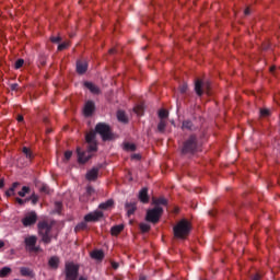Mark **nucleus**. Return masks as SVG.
<instances>
[{"label": "nucleus", "instance_id": "423d86ee", "mask_svg": "<svg viewBox=\"0 0 280 280\" xmlns=\"http://www.w3.org/2000/svg\"><path fill=\"white\" fill-rule=\"evenodd\" d=\"M161 215H163V208L155 207L147 211L145 220L147 222H152V224H156V222L161 220Z\"/></svg>", "mask_w": 280, "mask_h": 280}, {"label": "nucleus", "instance_id": "37998d69", "mask_svg": "<svg viewBox=\"0 0 280 280\" xmlns=\"http://www.w3.org/2000/svg\"><path fill=\"white\" fill-rule=\"evenodd\" d=\"M187 89H188L187 84H183V85L179 86V92L180 93H187Z\"/></svg>", "mask_w": 280, "mask_h": 280}, {"label": "nucleus", "instance_id": "3c124183", "mask_svg": "<svg viewBox=\"0 0 280 280\" xmlns=\"http://www.w3.org/2000/svg\"><path fill=\"white\" fill-rule=\"evenodd\" d=\"M131 159H137V160L139 161V159H141V155H139V154H133V155L131 156Z\"/></svg>", "mask_w": 280, "mask_h": 280}, {"label": "nucleus", "instance_id": "e433bc0d", "mask_svg": "<svg viewBox=\"0 0 280 280\" xmlns=\"http://www.w3.org/2000/svg\"><path fill=\"white\" fill-rule=\"evenodd\" d=\"M153 202L155 205H164V206H166L167 205V199L161 197V198H158V199H153Z\"/></svg>", "mask_w": 280, "mask_h": 280}, {"label": "nucleus", "instance_id": "5701e85b", "mask_svg": "<svg viewBox=\"0 0 280 280\" xmlns=\"http://www.w3.org/2000/svg\"><path fill=\"white\" fill-rule=\"evenodd\" d=\"M121 231H124V224L114 225V226L110 229V233H112V235H114L115 237H117V235H119V233H121Z\"/></svg>", "mask_w": 280, "mask_h": 280}, {"label": "nucleus", "instance_id": "f03ea898", "mask_svg": "<svg viewBox=\"0 0 280 280\" xmlns=\"http://www.w3.org/2000/svg\"><path fill=\"white\" fill-rule=\"evenodd\" d=\"M191 233V222L187 219H182L173 228V234L176 240H187Z\"/></svg>", "mask_w": 280, "mask_h": 280}, {"label": "nucleus", "instance_id": "2f4dec72", "mask_svg": "<svg viewBox=\"0 0 280 280\" xmlns=\"http://www.w3.org/2000/svg\"><path fill=\"white\" fill-rule=\"evenodd\" d=\"M20 272H21L22 277H30V275H32V271L27 267H22L20 269Z\"/></svg>", "mask_w": 280, "mask_h": 280}, {"label": "nucleus", "instance_id": "a878e982", "mask_svg": "<svg viewBox=\"0 0 280 280\" xmlns=\"http://www.w3.org/2000/svg\"><path fill=\"white\" fill-rule=\"evenodd\" d=\"M165 128H167V120H160V122L158 124V130L163 133L165 132Z\"/></svg>", "mask_w": 280, "mask_h": 280}, {"label": "nucleus", "instance_id": "9b49d317", "mask_svg": "<svg viewBox=\"0 0 280 280\" xmlns=\"http://www.w3.org/2000/svg\"><path fill=\"white\" fill-rule=\"evenodd\" d=\"M25 246L28 253L36 250V236H28L25 238Z\"/></svg>", "mask_w": 280, "mask_h": 280}, {"label": "nucleus", "instance_id": "603ef678", "mask_svg": "<svg viewBox=\"0 0 280 280\" xmlns=\"http://www.w3.org/2000/svg\"><path fill=\"white\" fill-rule=\"evenodd\" d=\"M80 229H84V223L77 225V230L80 231Z\"/></svg>", "mask_w": 280, "mask_h": 280}, {"label": "nucleus", "instance_id": "58836bf2", "mask_svg": "<svg viewBox=\"0 0 280 280\" xmlns=\"http://www.w3.org/2000/svg\"><path fill=\"white\" fill-rule=\"evenodd\" d=\"M23 65H25V61L23 59H18L15 61L14 67H15V69H21V67H23Z\"/></svg>", "mask_w": 280, "mask_h": 280}, {"label": "nucleus", "instance_id": "7ed1b4c3", "mask_svg": "<svg viewBox=\"0 0 280 280\" xmlns=\"http://www.w3.org/2000/svg\"><path fill=\"white\" fill-rule=\"evenodd\" d=\"M95 132L102 137L103 141H112V139H114L110 126L107 124L98 122L95 126Z\"/></svg>", "mask_w": 280, "mask_h": 280}, {"label": "nucleus", "instance_id": "b1692460", "mask_svg": "<svg viewBox=\"0 0 280 280\" xmlns=\"http://www.w3.org/2000/svg\"><path fill=\"white\" fill-rule=\"evenodd\" d=\"M117 119L118 121H122V124H128V117L126 116V112L124 110L117 112Z\"/></svg>", "mask_w": 280, "mask_h": 280}, {"label": "nucleus", "instance_id": "0eeeda50", "mask_svg": "<svg viewBox=\"0 0 280 280\" xmlns=\"http://www.w3.org/2000/svg\"><path fill=\"white\" fill-rule=\"evenodd\" d=\"M209 89H211V83H209V82H202V80H200V79H198L195 82V93H197V95L199 97H201V95H203V93L209 94Z\"/></svg>", "mask_w": 280, "mask_h": 280}, {"label": "nucleus", "instance_id": "473e14b6", "mask_svg": "<svg viewBox=\"0 0 280 280\" xmlns=\"http://www.w3.org/2000/svg\"><path fill=\"white\" fill-rule=\"evenodd\" d=\"M88 152L91 154V152H97V142H91L89 143Z\"/></svg>", "mask_w": 280, "mask_h": 280}, {"label": "nucleus", "instance_id": "a211bd4d", "mask_svg": "<svg viewBox=\"0 0 280 280\" xmlns=\"http://www.w3.org/2000/svg\"><path fill=\"white\" fill-rule=\"evenodd\" d=\"M125 207H126L127 215L129 218L130 215H135V211H137V202H127Z\"/></svg>", "mask_w": 280, "mask_h": 280}, {"label": "nucleus", "instance_id": "de8ad7c7", "mask_svg": "<svg viewBox=\"0 0 280 280\" xmlns=\"http://www.w3.org/2000/svg\"><path fill=\"white\" fill-rule=\"evenodd\" d=\"M16 202L19 205H25V200L21 199V198H16Z\"/></svg>", "mask_w": 280, "mask_h": 280}, {"label": "nucleus", "instance_id": "dca6fc26", "mask_svg": "<svg viewBox=\"0 0 280 280\" xmlns=\"http://www.w3.org/2000/svg\"><path fill=\"white\" fill-rule=\"evenodd\" d=\"M48 266L52 270H58V267L60 266V258L58 256H52L48 260Z\"/></svg>", "mask_w": 280, "mask_h": 280}, {"label": "nucleus", "instance_id": "ea45409f", "mask_svg": "<svg viewBox=\"0 0 280 280\" xmlns=\"http://www.w3.org/2000/svg\"><path fill=\"white\" fill-rule=\"evenodd\" d=\"M55 209H56L57 213H60V211H62V202L56 201Z\"/></svg>", "mask_w": 280, "mask_h": 280}, {"label": "nucleus", "instance_id": "20e7f679", "mask_svg": "<svg viewBox=\"0 0 280 280\" xmlns=\"http://www.w3.org/2000/svg\"><path fill=\"white\" fill-rule=\"evenodd\" d=\"M66 280H78L80 275V265L74 262H67L65 266Z\"/></svg>", "mask_w": 280, "mask_h": 280}, {"label": "nucleus", "instance_id": "bf43d9fd", "mask_svg": "<svg viewBox=\"0 0 280 280\" xmlns=\"http://www.w3.org/2000/svg\"><path fill=\"white\" fill-rule=\"evenodd\" d=\"M32 202H33V203H34V202H36V199H35V198H33V199H32Z\"/></svg>", "mask_w": 280, "mask_h": 280}, {"label": "nucleus", "instance_id": "4be33fe9", "mask_svg": "<svg viewBox=\"0 0 280 280\" xmlns=\"http://www.w3.org/2000/svg\"><path fill=\"white\" fill-rule=\"evenodd\" d=\"M95 138H96L95 131H90L85 136V141H86V143H97Z\"/></svg>", "mask_w": 280, "mask_h": 280}, {"label": "nucleus", "instance_id": "13d9d810", "mask_svg": "<svg viewBox=\"0 0 280 280\" xmlns=\"http://www.w3.org/2000/svg\"><path fill=\"white\" fill-rule=\"evenodd\" d=\"M40 250V247H36V253H38Z\"/></svg>", "mask_w": 280, "mask_h": 280}, {"label": "nucleus", "instance_id": "49530a36", "mask_svg": "<svg viewBox=\"0 0 280 280\" xmlns=\"http://www.w3.org/2000/svg\"><path fill=\"white\" fill-rule=\"evenodd\" d=\"M16 89H19V84H11V91H16Z\"/></svg>", "mask_w": 280, "mask_h": 280}, {"label": "nucleus", "instance_id": "4d7b16f0", "mask_svg": "<svg viewBox=\"0 0 280 280\" xmlns=\"http://www.w3.org/2000/svg\"><path fill=\"white\" fill-rule=\"evenodd\" d=\"M275 69H276L275 66H272V67L270 68V71H271V72L275 71Z\"/></svg>", "mask_w": 280, "mask_h": 280}, {"label": "nucleus", "instance_id": "412c9836", "mask_svg": "<svg viewBox=\"0 0 280 280\" xmlns=\"http://www.w3.org/2000/svg\"><path fill=\"white\" fill-rule=\"evenodd\" d=\"M21 184L19 182H15L12 184V187H10L7 191H5V196L8 198H10V196H14L15 195V191H16V188L20 187Z\"/></svg>", "mask_w": 280, "mask_h": 280}, {"label": "nucleus", "instance_id": "f8f14e48", "mask_svg": "<svg viewBox=\"0 0 280 280\" xmlns=\"http://www.w3.org/2000/svg\"><path fill=\"white\" fill-rule=\"evenodd\" d=\"M94 110H95V103H93L92 101H88L83 108V115L85 117H91V115H93Z\"/></svg>", "mask_w": 280, "mask_h": 280}, {"label": "nucleus", "instance_id": "6e6552de", "mask_svg": "<svg viewBox=\"0 0 280 280\" xmlns=\"http://www.w3.org/2000/svg\"><path fill=\"white\" fill-rule=\"evenodd\" d=\"M21 223L24 226V229L34 226V224H36V211L26 212L24 217L21 219Z\"/></svg>", "mask_w": 280, "mask_h": 280}, {"label": "nucleus", "instance_id": "052dcab7", "mask_svg": "<svg viewBox=\"0 0 280 280\" xmlns=\"http://www.w3.org/2000/svg\"><path fill=\"white\" fill-rule=\"evenodd\" d=\"M140 280H145V277H140Z\"/></svg>", "mask_w": 280, "mask_h": 280}, {"label": "nucleus", "instance_id": "c03bdc74", "mask_svg": "<svg viewBox=\"0 0 280 280\" xmlns=\"http://www.w3.org/2000/svg\"><path fill=\"white\" fill-rule=\"evenodd\" d=\"M51 43H60L61 38L60 36H52L50 37Z\"/></svg>", "mask_w": 280, "mask_h": 280}, {"label": "nucleus", "instance_id": "9d476101", "mask_svg": "<svg viewBox=\"0 0 280 280\" xmlns=\"http://www.w3.org/2000/svg\"><path fill=\"white\" fill-rule=\"evenodd\" d=\"M78 152V161L79 163H88L92 159V154L88 151H80V149H77Z\"/></svg>", "mask_w": 280, "mask_h": 280}, {"label": "nucleus", "instance_id": "e2e57ef3", "mask_svg": "<svg viewBox=\"0 0 280 280\" xmlns=\"http://www.w3.org/2000/svg\"><path fill=\"white\" fill-rule=\"evenodd\" d=\"M109 54H113V50H109Z\"/></svg>", "mask_w": 280, "mask_h": 280}, {"label": "nucleus", "instance_id": "f704fd0d", "mask_svg": "<svg viewBox=\"0 0 280 280\" xmlns=\"http://www.w3.org/2000/svg\"><path fill=\"white\" fill-rule=\"evenodd\" d=\"M139 228L142 233H148L150 231V224L148 223H140Z\"/></svg>", "mask_w": 280, "mask_h": 280}, {"label": "nucleus", "instance_id": "393cba45", "mask_svg": "<svg viewBox=\"0 0 280 280\" xmlns=\"http://www.w3.org/2000/svg\"><path fill=\"white\" fill-rule=\"evenodd\" d=\"M182 130H194V122L191 120H184L182 122Z\"/></svg>", "mask_w": 280, "mask_h": 280}, {"label": "nucleus", "instance_id": "5fc2aeb1", "mask_svg": "<svg viewBox=\"0 0 280 280\" xmlns=\"http://www.w3.org/2000/svg\"><path fill=\"white\" fill-rule=\"evenodd\" d=\"M78 280H89V279L84 276H81Z\"/></svg>", "mask_w": 280, "mask_h": 280}, {"label": "nucleus", "instance_id": "72a5a7b5", "mask_svg": "<svg viewBox=\"0 0 280 280\" xmlns=\"http://www.w3.org/2000/svg\"><path fill=\"white\" fill-rule=\"evenodd\" d=\"M71 44L69 42H63L61 44L58 45V51H65V49H68V47L70 46Z\"/></svg>", "mask_w": 280, "mask_h": 280}, {"label": "nucleus", "instance_id": "39448f33", "mask_svg": "<svg viewBox=\"0 0 280 280\" xmlns=\"http://www.w3.org/2000/svg\"><path fill=\"white\" fill-rule=\"evenodd\" d=\"M198 150V138L196 136H190L183 145V154H194Z\"/></svg>", "mask_w": 280, "mask_h": 280}, {"label": "nucleus", "instance_id": "f3484780", "mask_svg": "<svg viewBox=\"0 0 280 280\" xmlns=\"http://www.w3.org/2000/svg\"><path fill=\"white\" fill-rule=\"evenodd\" d=\"M89 69V65L86 63V61H78L77 62V72L82 75L84 73H86V70Z\"/></svg>", "mask_w": 280, "mask_h": 280}, {"label": "nucleus", "instance_id": "c9c22d12", "mask_svg": "<svg viewBox=\"0 0 280 280\" xmlns=\"http://www.w3.org/2000/svg\"><path fill=\"white\" fill-rule=\"evenodd\" d=\"M133 112L136 115H143V105H137L136 107H133Z\"/></svg>", "mask_w": 280, "mask_h": 280}, {"label": "nucleus", "instance_id": "f257e3e1", "mask_svg": "<svg viewBox=\"0 0 280 280\" xmlns=\"http://www.w3.org/2000/svg\"><path fill=\"white\" fill-rule=\"evenodd\" d=\"M58 235L56 221H42L38 223V234L44 244H51V237Z\"/></svg>", "mask_w": 280, "mask_h": 280}, {"label": "nucleus", "instance_id": "0e129e2a", "mask_svg": "<svg viewBox=\"0 0 280 280\" xmlns=\"http://www.w3.org/2000/svg\"><path fill=\"white\" fill-rule=\"evenodd\" d=\"M42 65H45V61H43Z\"/></svg>", "mask_w": 280, "mask_h": 280}, {"label": "nucleus", "instance_id": "8fccbe9b", "mask_svg": "<svg viewBox=\"0 0 280 280\" xmlns=\"http://www.w3.org/2000/svg\"><path fill=\"white\" fill-rule=\"evenodd\" d=\"M244 14L247 16V14H250V8L245 9Z\"/></svg>", "mask_w": 280, "mask_h": 280}, {"label": "nucleus", "instance_id": "1a4fd4ad", "mask_svg": "<svg viewBox=\"0 0 280 280\" xmlns=\"http://www.w3.org/2000/svg\"><path fill=\"white\" fill-rule=\"evenodd\" d=\"M102 218H104V212L102 211H94V212H90L84 217V220L86 222H98V220H102Z\"/></svg>", "mask_w": 280, "mask_h": 280}, {"label": "nucleus", "instance_id": "6ab92c4d", "mask_svg": "<svg viewBox=\"0 0 280 280\" xmlns=\"http://www.w3.org/2000/svg\"><path fill=\"white\" fill-rule=\"evenodd\" d=\"M84 86L85 89H89V91H91V93H93L94 95H100V88H97V85L91 82H85Z\"/></svg>", "mask_w": 280, "mask_h": 280}, {"label": "nucleus", "instance_id": "a18cd8bd", "mask_svg": "<svg viewBox=\"0 0 280 280\" xmlns=\"http://www.w3.org/2000/svg\"><path fill=\"white\" fill-rule=\"evenodd\" d=\"M112 268H113L114 270H117V268H119V264L116 262V261H113V262H112Z\"/></svg>", "mask_w": 280, "mask_h": 280}, {"label": "nucleus", "instance_id": "c756f323", "mask_svg": "<svg viewBox=\"0 0 280 280\" xmlns=\"http://www.w3.org/2000/svg\"><path fill=\"white\" fill-rule=\"evenodd\" d=\"M27 194H30V187L24 186L21 191L18 192V196H20L21 198H25L27 196Z\"/></svg>", "mask_w": 280, "mask_h": 280}, {"label": "nucleus", "instance_id": "bb28decb", "mask_svg": "<svg viewBox=\"0 0 280 280\" xmlns=\"http://www.w3.org/2000/svg\"><path fill=\"white\" fill-rule=\"evenodd\" d=\"M10 272H12V269L10 267H3L2 269H0V278L3 279L8 277Z\"/></svg>", "mask_w": 280, "mask_h": 280}, {"label": "nucleus", "instance_id": "79ce46f5", "mask_svg": "<svg viewBox=\"0 0 280 280\" xmlns=\"http://www.w3.org/2000/svg\"><path fill=\"white\" fill-rule=\"evenodd\" d=\"M71 156H73V152H71V151H66V152H65V159H66V161H69V159H71Z\"/></svg>", "mask_w": 280, "mask_h": 280}, {"label": "nucleus", "instance_id": "ddd939ff", "mask_svg": "<svg viewBox=\"0 0 280 280\" xmlns=\"http://www.w3.org/2000/svg\"><path fill=\"white\" fill-rule=\"evenodd\" d=\"M138 199L143 205H148L150 202V196L148 195V187L142 188L138 194Z\"/></svg>", "mask_w": 280, "mask_h": 280}, {"label": "nucleus", "instance_id": "09e8293b", "mask_svg": "<svg viewBox=\"0 0 280 280\" xmlns=\"http://www.w3.org/2000/svg\"><path fill=\"white\" fill-rule=\"evenodd\" d=\"M4 185H5V182L3 179H0V189H3Z\"/></svg>", "mask_w": 280, "mask_h": 280}, {"label": "nucleus", "instance_id": "6e6d98bb", "mask_svg": "<svg viewBox=\"0 0 280 280\" xmlns=\"http://www.w3.org/2000/svg\"><path fill=\"white\" fill-rule=\"evenodd\" d=\"M18 121H23V116H18Z\"/></svg>", "mask_w": 280, "mask_h": 280}, {"label": "nucleus", "instance_id": "cd10ccee", "mask_svg": "<svg viewBox=\"0 0 280 280\" xmlns=\"http://www.w3.org/2000/svg\"><path fill=\"white\" fill-rule=\"evenodd\" d=\"M124 150H126L127 152H135V150H137V145H135V143H125L124 144Z\"/></svg>", "mask_w": 280, "mask_h": 280}, {"label": "nucleus", "instance_id": "a19ab883", "mask_svg": "<svg viewBox=\"0 0 280 280\" xmlns=\"http://www.w3.org/2000/svg\"><path fill=\"white\" fill-rule=\"evenodd\" d=\"M260 115L261 117H268V115H270V110L269 109H260Z\"/></svg>", "mask_w": 280, "mask_h": 280}, {"label": "nucleus", "instance_id": "864d4df0", "mask_svg": "<svg viewBox=\"0 0 280 280\" xmlns=\"http://www.w3.org/2000/svg\"><path fill=\"white\" fill-rule=\"evenodd\" d=\"M3 246H5V242L0 240V248H3Z\"/></svg>", "mask_w": 280, "mask_h": 280}, {"label": "nucleus", "instance_id": "4c0bfd02", "mask_svg": "<svg viewBox=\"0 0 280 280\" xmlns=\"http://www.w3.org/2000/svg\"><path fill=\"white\" fill-rule=\"evenodd\" d=\"M23 152L26 155V159H30V161H32V151L28 148L24 147Z\"/></svg>", "mask_w": 280, "mask_h": 280}, {"label": "nucleus", "instance_id": "4468645a", "mask_svg": "<svg viewBox=\"0 0 280 280\" xmlns=\"http://www.w3.org/2000/svg\"><path fill=\"white\" fill-rule=\"evenodd\" d=\"M98 175H100V168L93 167L86 173L85 178L86 180H90V182L97 180Z\"/></svg>", "mask_w": 280, "mask_h": 280}, {"label": "nucleus", "instance_id": "c85d7f7f", "mask_svg": "<svg viewBox=\"0 0 280 280\" xmlns=\"http://www.w3.org/2000/svg\"><path fill=\"white\" fill-rule=\"evenodd\" d=\"M51 189H49V186L47 185H43L40 188H39V192L40 194H44V196H49V194H51Z\"/></svg>", "mask_w": 280, "mask_h": 280}, {"label": "nucleus", "instance_id": "aec40b11", "mask_svg": "<svg viewBox=\"0 0 280 280\" xmlns=\"http://www.w3.org/2000/svg\"><path fill=\"white\" fill-rule=\"evenodd\" d=\"M113 207H115V201L113 199H108L107 201H105L98 206V208L103 209V211L113 209Z\"/></svg>", "mask_w": 280, "mask_h": 280}, {"label": "nucleus", "instance_id": "2eb2a0df", "mask_svg": "<svg viewBox=\"0 0 280 280\" xmlns=\"http://www.w3.org/2000/svg\"><path fill=\"white\" fill-rule=\"evenodd\" d=\"M90 257L92 259H95L96 261H103L104 260V250L95 249L92 253H90Z\"/></svg>", "mask_w": 280, "mask_h": 280}, {"label": "nucleus", "instance_id": "69168bd1", "mask_svg": "<svg viewBox=\"0 0 280 280\" xmlns=\"http://www.w3.org/2000/svg\"><path fill=\"white\" fill-rule=\"evenodd\" d=\"M44 121H47V118H45Z\"/></svg>", "mask_w": 280, "mask_h": 280}, {"label": "nucleus", "instance_id": "7c9ffc66", "mask_svg": "<svg viewBox=\"0 0 280 280\" xmlns=\"http://www.w3.org/2000/svg\"><path fill=\"white\" fill-rule=\"evenodd\" d=\"M168 117H170V112H167L166 109H160L159 112L160 120L167 119Z\"/></svg>", "mask_w": 280, "mask_h": 280}, {"label": "nucleus", "instance_id": "680f3d73", "mask_svg": "<svg viewBox=\"0 0 280 280\" xmlns=\"http://www.w3.org/2000/svg\"><path fill=\"white\" fill-rule=\"evenodd\" d=\"M47 132H51V129H47Z\"/></svg>", "mask_w": 280, "mask_h": 280}]
</instances>
